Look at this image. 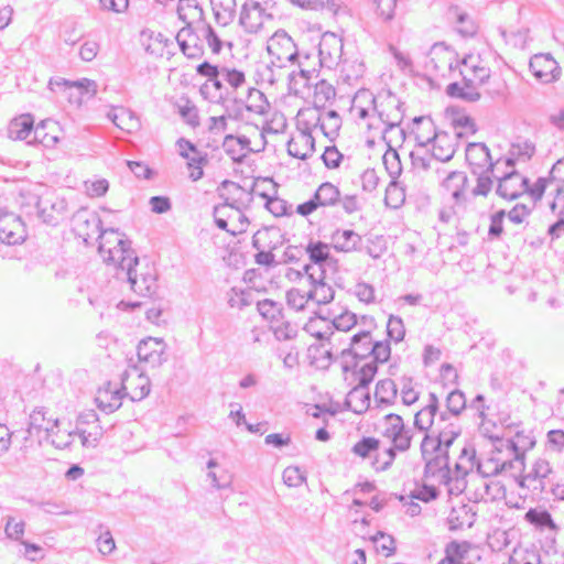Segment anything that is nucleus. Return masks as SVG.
<instances>
[{
	"label": "nucleus",
	"mask_w": 564,
	"mask_h": 564,
	"mask_svg": "<svg viewBox=\"0 0 564 564\" xmlns=\"http://www.w3.org/2000/svg\"><path fill=\"white\" fill-rule=\"evenodd\" d=\"M240 101L248 111L254 113H262L267 107L264 95L257 88H250Z\"/></svg>",
	"instance_id": "nucleus-40"
},
{
	"label": "nucleus",
	"mask_w": 564,
	"mask_h": 564,
	"mask_svg": "<svg viewBox=\"0 0 564 564\" xmlns=\"http://www.w3.org/2000/svg\"><path fill=\"white\" fill-rule=\"evenodd\" d=\"M48 86L52 91L74 105H82L93 99L97 94L96 83L88 78L75 82L54 78L50 80Z\"/></svg>",
	"instance_id": "nucleus-7"
},
{
	"label": "nucleus",
	"mask_w": 564,
	"mask_h": 564,
	"mask_svg": "<svg viewBox=\"0 0 564 564\" xmlns=\"http://www.w3.org/2000/svg\"><path fill=\"white\" fill-rule=\"evenodd\" d=\"M436 495V488L430 485L415 486V488L410 492L411 498L419 499L425 502L434 499Z\"/></svg>",
	"instance_id": "nucleus-62"
},
{
	"label": "nucleus",
	"mask_w": 564,
	"mask_h": 564,
	"mask_svg": "<svg viewBox=\"0 0 564 564\" xmlns=\"http://www.w3.org/2000/svg\"><path fill=\"white\" fill-rule=\"evenodd\" d=\"M25 527L22 519L10 518L4 528L6 535L10 540L21 541L25 533Z\"/></svg>",
	"instance_id": "nucleus-53"
},
{
	"label": "nucleus",
	"mask_w": 564,
	"mask_h": 564,
	"mask_svg": "<svg viewBox=\"0 0 564 564\" xmlns=\"http://www.w3.org/2000/svg\"><path fill=\"white\" fill-rule=\"evenodd\" d=\"M142 46L149 57L154 59H167L172 55L173 42L164 39L161 34H143Z\"/></svg>",
	"instance_id": "nucleus-26"
},
{
	"label": "nucleus",
	"mask_w": 564,
	"mask_h": 564,
	"mask_svg": "<svg viewBox=\"0 0 564 564\" xmlns=\"http://www.w3.org/2000/svg\"><path fill=\"white\" fill-rule=\"evenodd\" d=\"M223 196L226 198V203L243 205L249 200L250 193L247 188L236 184L235 182L225 181L223 183Z\"/></svg>",
	"instance_id": "nucleus-36"
},
{
	"label": "nucleus",
	"mask_w": 564,
	"mask_h": 564,
	"mask_svg": "<svg viewBox=\"0 0 564 564\" xmlns=\"http://www.w3.org/2000/svg\"><path fill=\"white\" fill-rule=\"evenodd\" d=\"M98 253L108 265L126 269L137 257L124 234L116 229H105L99 236Z\"/></svg>",
	"instance_id": "nucleus-5"
},
{
	"label": "nucleus",
	"mask_w": 564,
	"mask_h": 564,
	"mask_svg": "<svg viewBox=\"0 0 564 564\" xmlns=\"http://www.w3.org/2000/svg\"><path fill=\"white\" fill-rule=\"evenodd\" d=\"M214 218L216 225L232 236L247 232L249 227L248 218L242 214L239 205L224 203L215 208Z\"/></svg>",
	"instance_id": "nucleus-11"
},
{
	"label": "nucleus",
	"mask_w": 564,
	"mask_h": 564,
	"mask_svg": "<svg viewBox=\"0 0 564 564\" xmlns=\"http://www.w3.org/2000/svg\"><path fill=\"white\" fill-rule=\"evenodd\" d=\"M446 117L456 139H468L475 135L477 131L476 121L466 110L458 107H449L446 109Z\"/></svg>",
	"instance_id": "nucleus-23"
},
{
	"label": "nucleus",
	"mask_w": 564,
	"mask_h": 564,
	"mask_svg": "<svg viewBox=\"0 0 564 564\" xmlns=\"http://www.w3.org/2000/svg\"><path fill=\"white\" fill-rule=\"evenodd\" d=\"M445 189L455 198H458L466 188V177L462 173L454 172L444 182Z\"/></svg>",
	"instance_id": "nucleus-48"
},
{
	"label": "nucleus",
	"mask_w": 564,
	"mask_h": 564,
	"mask_svg": "<svg viewBox=\"0 0 564 564\" xmlns=\"http://www.w3.org/2000/svg\"><path fill=\"white\" fill-rule=\"evenodd\" d=\"M314 138L304 130L295 132L288 143L289 154L300 160L310 158L314 152Z\"/></svg>",
	"instance_id": "nucleus-27"
},
{
	"label": "nucleus",
	"mask_w": 564,
	"mask_h": 564,
	"mask_svg": "<svg viewBox=\"0 0 564 564\" xmlns=\"http://www.w3.org/2000/svg\"><path fill=\"white\" fill-rule=\"evenodd\" d=\"M340 365L343 378L352 389L368 387L377 373L372 357H366L354 341L348 350L341 351Z\"/></svg>",
	"instance_id": "nucleus-3"
},
{
	"label": "nucleus",
	"mask_w": 564,
	"mask_h": 564,
	"mask_svg": "<svg viewBox=\"0 0 564 564\" xmlns=\"http://www.w3.org/2000/svg\"><path fill=\"white\" fill-rule=\"evenodd\" d=\"M127 275L130 292L134 299L121 301L123 307H140L147 305L158 292L156 272L154 267L138 258L128 264Z\"/></svg>",
	"instance_id": "nucleus-2"
},
{
	"label": "nucleus",
	"mask_w": 564,
	"mask_h": 564,
	"mask_svg": "<svg viewBox=\"0 0 564 564\" xmlns=\"http://www.w3.org/2000/svg\"><path fill=\"white\" fill-rule=\"evenodd\" d=\"M432 155L440 161L451 160L457 149V139L448 132L436 133V137L431 141Z\"/></svg>",
	"instance_id": "nucleus-30"
},
{
	"label": "nucleus",
	"mask_w": 564,
	"mask_h": 564,
	"mask_svg": "<svg viewBox=\"0 0 564 564\" xmlns=\"http://www.w3.org/2000/svg\"><path fill=\"white\" fill-rule=\"evenodd\" d=\"M436 127L430 116H420L412 120L410 134L419 145L429 144L436 137Z\"/></svg>",
	"instance_id": "nucleus-28"
},
{
	"label": "nucleus",
	"mask_w": 564,
	"mask_h": 564,
	"mask_svg": "<svg viewBox=\"0 0 564 564\" xmlns=\"http://www.w3.org/2000/svg\"><path fill=\"white\" fill-rule=\"evenodd\" d=\"M124 398L120 382L105 381L96 390L95 404L104 413H113L121 405Z\"/></svg>",
	"instance_id": "nucleus-12"
},
{
	"label": "nucleus",
	"mask_w": 564,
	"mask_h": 564,
	"mask_svg": "<svg viewBox=\"0 0 564 564\" xmlns=\"http://www.w3.org/2000/svg\"><path fill=\"white\" fill-rule=\"evenodd\" d=\"M343 155L336 147H327L322 155L324 164L328 169H336L341 162Z\"/></svg>",
	"instance_id": "nucleus-64"
},
{
	"label": "nucleus",
	"mask_w": 564,
	"mask_h": 564,
	"mask_svg": "<svg viewBox=\"0 0 564 564\" xmlns=\"http://www.w3.org/2000/svg\"><path fill=\"white\" fill-rule=\"evenodd\" d=\"M351 452L360 459L370 460L372 468L377 471L390 468L395 457L392 447L382 448L380 441L372 436L362 437L356 442L351 447Z\"/></svg>",
	"instance_id": "nucleus-6"
},
{
	"label": "nucleus",
	"mask_w": 564,
	"mask_h": 564,
	"mask_svg": "<svg viewBox=\"0 0 564 564\" xmlns=\"http://www.w3.org/2000/svg\"><path fill=\"white\" fill-rule=\"evenodd\" d=\"M26 229L23 220L15 215L0 216V241L6 245H18L24 241Z\"/></svg>",
	"instance_id": "nucleus-20"
},
{
	"label": "nucleus",
	"mask_w": 564,
	"mask_h": 564,
	"mask_svg": "<svg viewBox=\"0 0 564 564\" xmlns=\"http://www.w3.org/2000/svg\"><path fill=\"white\" fill-rule=\"evenodd\" d=\"M470 546L468 543L451 542L445 549L444 560L449 561L453 564H460Z\"/></svg>",
	"instance_id": "nucleus-47"
},
{
	"label": "nucleus",
	"mask_w": 564,
	"mask_h": 564,
	"mask_svg": "<svg viewBox=\"0 0 564 564\" xmlns=\"http://www.w3.org/2000/svg\"><path fill=\"white\" fill-rule=\"evenodd\" d=\"M165 351V344L162 339L149 337L138 346V358L140 361L160 364Z\"/></svg>",
	"instance_id": "nucleus-32"
},
{
	"label": "nucleus",
	"mask_w": 564,
	"mask_h": 564,
	"mask_svg": "<svg viewBox=\"0 0 564 564\" xmlns=\"http://www.w3.org/2000/svg\"><path fill=\"white\" fill-rule=\"evenodd\" d=\"M460 82H455L446 87V93L452 98L476 101L480 98L479 88L490 77L488 63L481 58L478 50L463 52L458 67Z\"/></svg>",
	"instance_id": "nucleus-1"
},
{
	"label": "nucleus",
	"mask_w": 564,
	"mask_h": 564,
	"mask_svg": "<svg viewBox=\"0 0 564 564\" xmlns=\"http://www.w3.org/2000/svg\"><path fill=\"white\" fill-rule=\"evenodd\" d=\"M37 214L40 218L46 224H58L66 212L65 203L56 195L45 194L37 200Z\"/></svg>",
	"instance_id": "nucleus-19"
},
{
	"label": "nucleus",
	"mask_w": 564,
	"mask_h": 564,
	"mask_svg": "<svg viewBox=\"0 0 564 564\" xmlns=\"http://www.w3.org/2000/svg\"><path fill=\"white\" fill-rule=\"evenodd\" d=\"M369 539L373 543V547L377 554L388 557L394 553L395 542L391 535L379 531L375 535H371Z\"/></svg>",
	"instance_id": "nucleus-39"
},
{
	"label": "nucleus",
	"mask_w": 564,
	"mask_h": 564,
	"mask_svg": "<svg viewBox=\"0 0 564 564\" xmlns=\"http://www.w3.org/2000/svg\"><path fill=\"white\" fill-rule=\"evenodd\" d=\"M530 68L534 77L543 83L554 82L561 75L558 63L551 54H535L530 61Z\"/></svg>",
	"instance_id": "nucleus-18"
},
{
	"label": "nucleus",
	"mask_w": 564,
	"mask_h": 564,
	"mask_svg": "<svg viewBox=\"0 0 564 564\" xmlns=\"http://www.w3.org/2000/svg\"><path fill=\"white\" fill-rule=\"evenodd\" d=\"M336 97L335 88L326 82H321L315 86L313 102L317 108H324L329 101Z\"/></svg>",
	"instance_id": "nucleus-43"
},
{
	"label": "nucleus",
	"mask_w": 564,
	"mask_h": 564,
	"mask_svg": "<svg viewBox=\"0 0 564 564\" xmlns=\"http://www.w3.org/2000/svg\"><path fill=\"white\" fill-rule=\"evenodd\" d=\"M448 523L452 530L469 528L473 523V514L467 506L453 508L448 514Z\"/></svg>",
	"instance_id": "nucleus-37"
},
{
	"label": "nucleus",
	"mask_w": 564,
	"mask_h": 564,
	"mask_svg": "<svg viewBox=\"0 0 564 564\" xmlns=\"http://www.w3.org/2000/svg\"><path fill=\"white\" fill-rule=\"evenodd\" d=\"M306 251L308 253L311 261H313L314 263H322L330 258L329 246L321 241L311 242L307 246Z\"/></svg>",
	"instance_id": "nucleus-49"
},
{
	"label": "nucleus",
	"mask_w": 564,
	"mask_h": 564,
	"mask_svg": "<svg viewBox=\"0 0 564 564\" xmlns=\"http://www.w3.org/2000/svg\"><path fill=\"white\" fill-rule=\"evenodd\" d=\"M267 51L271 65L279 68L292 66L297 57L296 45L284 31H278L269 39Z\"/></svg>",
	"instance_id": "nucleus-9"
},
{
	"label": "nucleus",
	"mask_w": 564,
	"mask_h": 564,
	"mask_svg": "<svg viewBox=\"0 0 564 564\" xmlns=\"http://www.w3.org/2000/svg\"><path fill=\"white\" fill-rule=\"evenodd\" d=\"M505 210L500 209L490 216L488 232L492 237H499L503 232Z\"/></svg>",
	"instance_id": "nucleus-61"
},
{
	"label": "nucleus",
	"mask_w": 564,
	"mask_h": 564,
	"mask_svg": "<svg viewBox=\"0 0 564 564\" xmlns=\"http://www.w3.org/2000/svg\"><path fill=\"white\" fill-rule=\"evenodd\" d=\"M466 158L471 165L482 166L488 162V152L479 144H470L466 152Z\"/></svg>",
	"instance_id": "nucleus-51"
},
{
	"label": "nucleus",
	"mask_w": 564,
	"mask_h": 564,
	"mask_svg": "<svg viewBox=\"0 0 564 564\" xmlns=\"http://www.w3.org/2000/svg\"><path fill=\"white\" fill-rule=\"evenodd\" d=\"M124 397L131 400L143 399L150 391V382L148 377L135 366L128 368L120 383Z\"/></svg>",
	"instance_id": "nucleus-15"
},
{
	"label": "nucleus",
	"mask_w": 564,
	"mask_h": 564,
	"mask_svg": "<svg viewBox=\"0 0 564 564\" xmlns=\"http://www.w3.org/2000/svg\"><path fill=\"white\" fill-rule=\"evenodd\" d=\"M476 466V452L473 447H464L456 467L462 473L467 474Z\"/></svg>",
	"instance_id": "nucleus-54"
},
{
	"label": "nucleus",
	"mask_w": 564,
	"mask_h": 564,
	"mask_svg": "<svg viewBox=\"0 0 564 564\" xmlns=\"http://www.w3.org/2000/svg\"><path fill=\"white\" fill-rule=\"evenodd\" d=\"M85 188L90 197H100L107 193L109 184L105 178L89 180L85 183Z\"/></svg>",
	"instance_id": "nucleus-57"
},
{
	"label": "nucleus",
	"mask_w": 564,
	"mask_h": 564,
	"mask_svg": "<svg viewBox=\"0 0 564 564\" xmlns=\"http://www.w3.org/2000/svg\"><path fill=\"white\" fill-rule=\"evenodd\" d=\"M437 411V402L436 400H433L429 404H426L424 408H422L420 411L415 413L414 416V425L416 429L421 431H429L434 423V417Z\"/></svg>",
	"instance_id": "nucleus-38"
},
{
	"label": "nucleus",
	"mask_w": 564,
	"mask_h": 564,
	"mask_svg": "<svg viewBox=\"0 0 564 564\" xmlns=\"http://www.w3.org/2000/svg\"><path fill=\"white\" fill-rule=\"evenodd\" d=\"M34 127V119L29 113L14 117L8 124V137L11 140L26 139Z\"/></svg>",
	"instance_id": "nucleus-34"
},
{
	"label": "nucleus",
	"mask_w": 564,
	"mask_h": 564,
	"mask_svg": "<svg viewBox=\"0 0 564 564\" xmlns=\"http://www.w3.org/2000/svg\"><path fill=\"white\" fill-rule=\"evenodd\" d=\"M512 466L501 447H494L477 463L478 471L485 477L497 476Z\"/></svg>",
	"instance_id": "nucleus-21"
},
{
	"label": "nucleus",
	"mask_w": 564,
	"mask_h": 564,
	"mask_svg": "<svg viewBox=\"0 0 564 564\" xmlns=\"http://www.w3.org/2000/svg\"><path fill=\"white\" fill-rule=\"evenodd\" d=\"M206 164V159L199 154L195 159H191L187 161V169L189 177L193 181H198L203 177V166Z\"/></svg>",
	"instance_id": "nucleus-63"
},
{
	"label": "nucleus",
	"mask_w": 564,
	"mask_h": 564,
	"mask_svg": "<svg viewBox=\"0 0 564 564\" xmlns=\"http://www.w3.org/2000/svg\"><path fill=\"white\" fill-rule=\"evenodd\" d=\"M377 431L389 437L394 446L400 449H406L410 446V437L404 433V423L399 414H387L378 421Z\"/></svg>",
	"instance_id": "nucleus-14"
},
{
	"label": "nucleus",
	"mask_w": 564,
	"mask_h": 564,
	"mask_svg": "<svg viewBox=\"0 0 564 564\" xmlns=\"http://www.w3.org/2000/svg\"><path fill=\"white\" fill-rule=\"evenodd\" d=\"M314 197L319 207H326L334 205L338 200L339 193L334 185L324 183L317 188Z\"/></svg>",
	"instance_id": "nucleus-42"
},
{
	"label": "nucleus",
	"mask_w": 564,
	"mask_h": 564,
	"mask_svg": "<svg viewBox=\"0 0 564 564\" xmlns=\"http://www.w3.org/2000/svg\"><path fill=\"white\" fill-rule=\"evenodd\" d=\"M355 345L359 346L366 357H372V362H386L390 358V347L387 343H375L369 332H362L352 337Z\"/></svg>",
	"instance_id": "nucleus-22"
},
{
	"label": "nucleus",
	"mask_w": 564,
	"mask_h": 564,
	"mask_svg": "<svg viewBox=\"0 0 564 564\" xmlns=\"http://www.w3.org/2000/svg\"><path fill=\"white\" fill-rule=\"evenodd\" d=\"M98 53L99 44L95 40L84 42L78 51L79 58L86 63L94 61Z\"/></svg>",
	"instance_id": "nucleus-58"
},
{
	"label": "nucleus",
	"mask_w": 564,
	"mask_h": 564,
	"mask_svg": "<svg viewBox=\"0 0 564 564\" xmlns=\"http://www.w3.org/2000/svg\"><path fill=\"white\" fill-rule=\"evenodd\" d=\"M376 17L382 21H390L395 13L397 0H372Z\"/></svg>",
	"instance_id": "nucleus-45"
},
{
	"label": "nucleus",
	"mask_w": 564,
	"mask_h": 564,
	"mask_svg": "<svg viewBox=\"0 0 564 564\" xmlns=\"http://www.w3.org/2000/svg\"><path fill=\"white\" fill-rule=\"evenodd\" d=\"M527 185L524 194L533 200H540L546 191L560 192L557 184H554L551 177H527Z\"/></svg>",
	"instance_id": "nucleus-35"
},
{
	"label": "nucleus",
	"mask_w": 564,
	"mask_h": 564,
	"mask_svg": "<svg viewBox=\"0 0 564 564\" xmlns=\"http://www.w3.org/2000/svg\"><path fill=\"white\" fill-rule=\"evenodd\" d=\"M62 134V129L56 121L46 119L41 121L34 128V138L37 142L50 147L57 143Z\"/></svg>",
	"instance_id": "nucleus-33"
},
{
	"label": "nucleus",
	"mask_w": 564,
	"mask_h": 564,
	"mask_svg": "<svg viewBox=\"0 0 564 564\" xmlns=\"http://www.w3.org/2000/svg\"><path fill=\"white\" fill-rule=\"evenodd\" d=\"M386 205L391 208L399 207L404 202V194L401 188H399L395 184H391L386 189L384 196Z\"/></svg>",
	"instance_id": "nucleus-59"
},
{
	"label": "nucleus",
	"mask_w": 564,
	"mask_h": 564,
	"mask_svg": "<svg viewBox=\"0 0 564 564\" xmlns=\"http://www.w3.org/2000/svg\"><path fill=\"white\" fill-rule=\"evenodd\" d=\"M535 152L534 145L525 140L513 142L509 149L510 161L522 162L530 160Z\"/></svg>",
	"instance_id": "nucleus-41"
},
{
	"label": "nucleus",
	"mask_w": 564,
	"mask_h": 564,
	"mask_svg": "<svg viewBox=\"0 0 564 564\" xmlns=\"http://www.w3.org/2000/svg\"><path fill=\"white\" fill-rule=\"evenodd\" d=\"M337 341H313L307 347L306 358L310 365L316 369H327L333 360L334 354L339 352Z\"/></svg>",
	"instance_id": "nucleus-16"
},
{
	"label": "nucleus",
	"mask_w": 564,
	"mask_h": 564,
	"mask_svg": "<svg viewBox=\"0 0 564 564\" xmlns=\"http://www.w3.org/2000/svg\"><path fill=\"white\" fill-rule=\"evenodd\" d=\"M30 432L43 436L56 447L65 446L66 443L59 436V420L56 413L43 409L34 410L30 415Z\"/></svg>",
	"instance_id": "nucleus-8"
},
{
	"label": "nucleus",
	"mask_w": 564,
	"mask_h": 564,
	"mask_svg": "<svg viewBox=\"0 0 564 564\" xmlns=\"http://www.w3.org/2000/svg\"><path fill=\"white\" fill-rule=\"evenodd\" d=\"M112 121L119 129L126 130L128 132H131L139 127L138 118H135L131 111L124 108H119L115 111Z\"/></svg>",
	"instance_id": "nucleus-44"
},
{
	"label": "nucleus",
	"mask_w": 564,
	"mask_h": 564,
	"mask_svg": "<svg viewBox=\"0 0 564 564\" xmlns=\"http://www.w3.org/2000/svg\"><path fill=\"white\" fill-rule=\"evenodd\" d=\"M270 19L271 15L258 2H251L241 10L240 25L247 33H258Z\"/></svg>",
	"instance_id": "nucleus-24"
},
{
	"label": "nucleus",
	"mask_w": 564,
	"mask_h": 564,
	"mask_svg": "<svg viewBox=\"0 0 564 564\" xmlns=\"http://www.w3.org/2000/svg\"><path fill=\"white\" fill-rule=\"evenodd\" d=\"M182 52L189 58H199L206 52L217 54L221 50V41L208 24L187 25L177 34Z\"/></svg>",
	"instance_id": "nucleus-4"
},
{
	"label": "nucleus",
	"mask_w": 564,
	"mask_h": 564,
	"mask_svg": "<svg viewBox=\"0 0 564 564\" xmlns=\"http://www.w3.org/2000/svg\"><path fill=\"white\" fill-rule=\"evenodd\" d=\"M313 286L314 283L310 279L299 278L288 291V304L295 311L305 308L313 299Z\"/></svg>",
	"instance_id": "nucleus-25"
},
{
	"label": "nucleus",
	"mask_w": 564,
	"mask_h": 564,
	"mask_svg": "<svg viewBox=\"0 0 564 564\" xmlns=\"http://www.w3.org/2000/svg\"><path fill=\"white\" fill-rule=\"evenodd\" d=\"M527 188V177L511 173L500 181L498 192L503 198L512 200L524 195Z\"/></svg>",
	"instance_id": "nucleus-29"
},
{
	"label": "nucleus",
	"mask_w": 564,
	"mask_h": 564,
	"mask_svg": "<svg viewBox=\"0 0 564 564\" xmlns=\"http://www.w3.org/2000/svg\"><path fill=\"white\" fill-rule=\"evenodd\" d=\"M258 311L269 322V326L278 339L286 340L295 336L296 327L285 318L275 302L263 300L258 303Z\"/></svg>",
	"instance_id": "nucleus-10"
},
{
	"label": "nucleus",
	"mask_w": 564,
	"mask_h": 564,
	"mask_svg": "<svg viewBox=\"0 0 564 564\" xmlns=\"http://www.w3.org/2000/svg\"><path fill=\"white\" fill-rule=\"evenodd\" d=\"M455 20L457 23V29L460 33L465 35H471L476 32V25L467 13L455 9Z\"/></svg>",
	"instance_id": "nucleus-56"
},
{
	"label": "nucleus",
	"mask_w": 564,
	"mask_h": 564,
	"mask_svg": "<svg viewBox=\"0 0 564 564\" xmlns=\"http://www.w3.org/2000/svg\"><path fill=\"white\" fill-rule=\"evenodd\" d=\"M532 208L525 204H516L513 208L509 212V218L512 223L520 225L525 221L531 216Z\"/></svg>",
	"instance_id": "nucleus-60"
},
{
	"label": "nucleus",
	"mask_w": 564,
	"mask_h": 564,
	"mask_svg": "<svg viewBox=\"0 0 564 564\" xmlns=\"http://www.w3.org/2000/svg\"><path fill=\"white\" fill-rule=\"evenodd\" d=\"M284 484L290 488H296L304 484L305 477L300 468L290 466L286 467L282 475Z\"/></svg>",
	"instance_id": "nucleus-55"
},
{
	"label": "nucleus",
	"mask_w": 564,
	"mask_h": 564,
	"mask_svg": "<svg viewBox=\"0 0 564 564\" xmlns=\"http://www.w3.org/2000/svg\"><path fill=\"white\" fill-rule=\"evenodd\" d=\"M351 113L356 120L360 121L359 126L361 129H378V127L375 126L377 118L373 111L369 112L367 108L355 102L351 107Z\"/></svg>",
	"instance_id": "nucleus-46"
},
{
	"label": "nucleus",
	"mask_w": 564,
	"mask_h": 564,
	"mask_svg": "<svg viewBox=\"0 0 564 564\" xmlns=\"http://www.w3.org/2000/svg\"><path fill=\"white\" fill-rule=\"evenodd\" d=\"M354 295L359 303L365 305L372 304L376 301L375 289L372 285L365 282H360L355 285Z\"/></svg>",
	"instance_id": "nucleus-52"
},
{
	"label": "nucleus",
	"mask_w": 564,
	"mask_h": 564,
	"mask_svg": "<svg viewBox=\"0 0 564 564\" xmlns=\"http://www.w3.org/2000/svg\"><path fill=\"white\" fill-rule=\"evenodd\" d=\"M427 58L430 65L441 72L457 68L460 59L458 53L445 43L434 44L429 52Z\"/></svg>",
	"instance_id": "nucleus-17"
},
{
	"label": "nucleus",
	"mask_w": 564,
	"mask_h": 564,
	"mask_svg": "<svg viewBox=\"0 0 564 564\" xmlns=\"http://www.w3.org/2000/svg\"><path fill=\"white\" fill-rule=\"evenodd\" d=\"M306 333L315 341H338V334L332 330L329 322L323 317L315 316L305 324Z\"/></svg>",
	"instance_id": "nucleus-31"
},
{
	"label": "nucleus",
	"mask_w": 564,
	"mask_h": 564,
	"mask_svg": "<svg viewBox=\"0 0 564 564\" xmlns=\"http://www.w3.org/2000/svg\"><path fill=\"white\" fill-rule=\"evenodd\" d=\"M74 433L79 436L84 446L97 444L102 437V426L98 415L93 410L79 414Z\"/></svg>",
	"instance_id": "nucleus-13"
},
{
	"label": "nucleus",
	"mask_w": 564,
	"mask_h": 564,
	"mask_svg": "<svg viewBox=\"0 0 564 564\" xmlns=\"http://www.w3.org/2000/svg\"><path fill=\"white\" fill-rule=\"evenodd\" d=\"M525 519L535 525L547 527L552 530L556 529V524L552 520L551 514L545 510L530 509L525 513Z\"/></svg>",
	"instance_id": "nucleus-50"
}]
</instances>
